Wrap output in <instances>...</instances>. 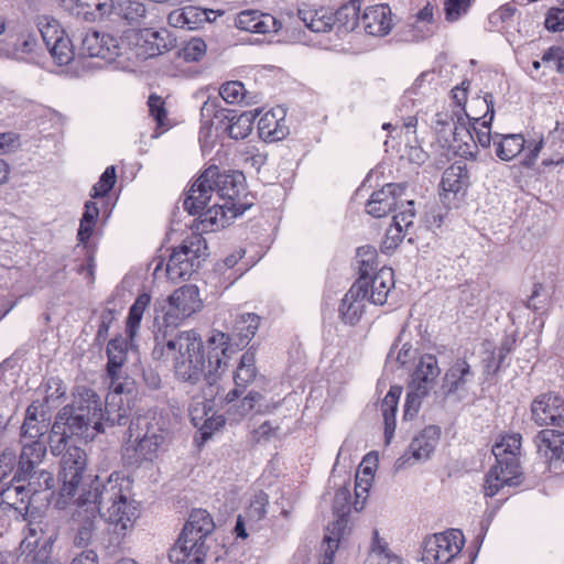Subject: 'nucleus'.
Segmentation results:
<instances>
[{"instance_id":"1","label":"nucleus","mask_w":564,"mask_h":564,"mask_svg":"<svg viewBox=\"0 0 564 564\" xmlns=\"http://www.w3.org/2000/svg\"><path fill=\"white\" fill-rule=\"evenodd\" d=\"M259 325V315L241 314L235 321L232 335L213 330L205 344L198 333L193 329L185 330L175 338L159 334L154 356L163 357L165 348L169 352L178 349L180 357L175 364L176 378L192 384L205 379L208 384H214L227 368L232 355L246 347L254 337Z\"/></svg>"},{"instance_id":"2","label":"nucleus","mask_w":564,"mask_h":564,"mask_svg":"<svg viewBox=\"0 0 564 564\" xmlns=\"http://www.w3.org/2000/svg\"><path fill=\"white\" fill-rule=\"evenodd\" d=\"M243 192L245 176L241 172H221L212 165L187 191L183 206L188 214L198 215V229L216 231L250 207V204L240 202Z\"/></svg>"},{"instance_id":"3","label":"nucleus","mask_w":564,"mask_h":564,"mask_svg":"<svg viewBox=\"0 0 564 564\" xmlns=\"http://www.w3.org/2000/svg\"><path fill=\"white\" fill-rule=\"evenodd\" d=\"M131 480L119 471L105 479L95 476L83 485L77 497V509L73 514L77 529H96L99 522L116 529H128L139 516L134 501H130Z\"/></svg>"},{"instance_id":"4","label":"nucleus","mask_w":564,"mask_h":564,"mask_svg":"<svg viewBox=\"0 0 564 564\" xmlns=\"http://www.w3.org/2000/svg\"><path fill=\"white\" fill-rule=\"evenodd\" d=\"M102 400L93 389L84 388L70 404L63 406L55 416L50 434V448L53 455H61L72 437L93 441L105 433Z\"/></svg>"},{"instance_id":"5","label":"nucleus","mask_w":564,"mask_h":564,"mask_svg":"<svg viewBox=\"0 0 564 564\" xmlns=\"http://www.w3.org/2000/svg\"><path fill=\"white\" fill-rule=\"evenodd\" d=\"M521 440L519 433L506 435L492 447L496 465L486 476L484 485L486 496L494 497L505 488L517 487L522 482V471L518 458Z\"/></svg>"},{"instance_id":"6","label":"nucleus","mask_w":564,"mask_h":564,"mask_svg":"<svg viewBox=\"0 0 564 564\" xmlns=\"http://www.w3.org/2000/svg\"><path fill=\"white\" fill-rule=\"evenodd\" d=\"M129 442H132L134 452L131 464L141 465L153 463L163 451L166 433L160 424L149 416L138 415L128 426Z\"/></svg>"},{"instance_id":"7","label":"nucleus","mask_w":564,"mask_h":564,"mask_svg":"<svg viewBox=\"0 0 564 564\" xmlns=\"http://www.w3.org/2000/svg\"><path fill=\"white\" fill-rule=\"evenodd\" d=\"M440 373L441 369L435 356L426 354L420 358L408 384L404 419H413L417 414L423 398L433 389Z\"/></svg>"},{"instance_id":"8","label":"nucleus","mask_w":564,"mask_h":564,"mask_svg":"<svg viewBox=\"0 0 564 564\" xmlns=\"http://www.w3.org/2000/svg\"><path fill=\"white\" fill-rule=\"evenodd\" d=\"M207 256V243L200 235L187 237L169 258L167 278L172 281L189 279Z\"/></svg>"},{"instance_id":"9","label":"nucleus","mask_w":564,"mask_h":564,"mask_svg":"<svg viewBox=\"0 0 564 564\" xmlns=\"http://www.w3.org/2000/svg\"><path fill=\"white\" fill-rule=\"evenodd\" d=\"M202 306L199 292L196 285H184L175 290L167 300L156 301L154 304V322L163 318L165 327L177 326L180 321L191 316Z\"/></svg>"},{"instance_id":"10","label":"nucleus","mask_w":564,"mask_h":564,"mask_svg":"<svg viewBox=\"0 0 564 564\" xmlns=\"http://www.w3.org/2000/svg\"><path fill=\"white\" fill-rule=\"evenodd\" d=\"M13 480L18 484L13 492L15 501L10 503L24 505L23 509L26 512L31 506L36 505L37 508L48 505L54 495L55 480L53 474L46 469L31 471L20 478L13 477Z\"/></svg>"},{"instance_id":"11","label":"nucleus","mask_w":564,"mask_h":564,"mask_svg":"<svg viewBox=\"0 0 564 564\" xmlns=\"http://www.w3.org/2000/svg\"><path fill=\"white\" fill-rule=\"evenodd\" d=\"M59 479L62 487L59 496L63 501L58 500L56 503L61 506L66 503L67 499L75 497L80 489L84 479L87 477V455L85 451L78 446H68L61 459Z\"/></svg>"},{"instance_id":"12","label":"nucleus","mask_w":564,"mask_h":564,"mask_svg":"<svg viewBox=\"0 0 564 564\" xmlns=\"http://www.w3.org/2000/svg\"><path fill=\"white\" fill-rule=\"evenodd\" d=\"M463 531H436L424 539L421 561L424 564H446L463 549Z\"/></svg>"},{"instance_id":"13","label":"nucleus","mask_w":564,"mask_h":564,"mask_svg":"<svg viewBox=\"0 0 564 564\" xmlns=\"http://www.w3.org/2000/svg\"><path fill=\"white\" fill-rule=\"evenodd\" d=\"M127 41L135 56L148 59L172 50L176 37L165 28L159 30L147 28L132 30L127 35Z\"/></svg>"},{"instance_id":"14","label":"nucleus","mask_w":564,"mask_h":564,"mask_svg":"<svg viewBox=\"0 0 564 564\" xmlns=\"http://www.w3.org/2000/svg\"><path fill=\"white\" fill-rule=\"evenodd\" d=\"M479 102L484 104L487 109L482 118H469L466 111L462 109L468 119V128H465L466 135L473 141V144L465 142L463 147H459V151L464 158L471 160L476 159L477 143L487 149L490 147L491 140L494 141V137L490 133V126L495 115L492 94L487 93Z\"/></svg>"},{"instance_id":"15","label":"nucleus","mask_w":564,"mask_h":564,"mask_svg":"<svg viewBox=\"0 0 564 564\" xmlns=\"http://www.w3.org/2000/svg\"><path fill=\"white\" fill-rule=\"evenodd\" d=\"M213 531H181V534L170 549V562L180 564L188 560V564H203L209 545L207 539Z\"/></svg>"},{"instance_id":"16","label":"nucleus","mask_w":564,"mask_h":564,"mask_svg":"<svg viewBox=\"0 0 564 564\" xmlns=\"http://www.w3.org/2000/svg\"><path fill=\"white\" fill-rule=\"evenodd\" d=\"M365 253L369 254V258L360 261V275L358 279H365L367 282L366 300L375 305H383L387 302L388 294L394 288L393 270L391 268L383 267L370 276V272L372 271L370 262L375 258V250L367 247V251Z\"/></svg>"},{"instance_id":"17","label":"nucleus","mask_w":564,"mask_h":564,"mask_svg":"<svg viewBox=\"0 0 564 564\" xmlns=\"http://www.w3.org/2000/svg\"><path fill=\"white\" fill-rule=\"evenodd\" d=\"M128 343L122 337L109 340L107 345V376L110 380V390L116 392H135V383L129 377L122 376V366L127 361Z\"/></svg>"},{"instance_id":"18","label":"nucleus","mask_w":564,"mask_h":564,"mask_svg":"<svg viewBox=\"0 0 564 564\" xmlns=\"http://www.w3.org/2000/svg\"><path fill=\"white\" fill-rule=\"evenodd\" d=\"M440 435L441 429L438 426H426L411 441L408 451L397 459L395 469L399 470L429 459L438 443Z\"/></svg>"},{"instance_id":"19","label":"nucleus","mask_w":564,"mask_h":564,"mask_svg":"<svg viewBox=\"0 0 564 564\" xmlns=\"http://www.w3.org/2000/svg\"><path fill=\"white\" fill-rule=\"evenodd\" d=\"M137 391L134 393L116 392L110 390L105 404L102 403V416L101 422L104 429L113 426L130 425L132 417L131 402L134 400Z\"/></svg>"},{"instance_id":"20","label":"nucleus","mask_w":564,"mask_h":564,"mask_svg":"<svg viewBox=\"0 0 564 564\" xmlns=\"http://www.w3.org/2000/svg\"><path fill=\"white\" fill-rule=\"evenodd\" d=\"M531 415L540 426L564 427V399L551 393L541 394L532 401Z\"/></svg>"},{"instance_id":"21","label":"nucleus","mask_w":564,"mask_h":564,"mask_svg":"<svg viewBox=\"0 0 564 564\" xmlns=\"http://www.w3.org/2000/svg\"><path fill=\"white\" fill-rule=\"evenodd\" d=\"M405 191L402 184L389 183L375 191L366 203V212L375 218H381L399 206L401 196Z\"/></svg>"},{"instance_id":"22","label":"nucleus","mask_w":564,"mask_h":564,"mask_svg":"<svg viewBox=\"0 0 564 564\" xmlns=\"http://www.w3.org/2000/svg\"><path fill=\"white\" fill-rule=\"evenodd\" d=\"M82 52L87 56L99 57L110 63L121 54V47L117 37L90 31L82 39Z\"/></svg>"},{"instance_id":"23","label":"nucleus","mask_w":564,"mask_h":564,"mask_svg":"<svg viewBox=\"0 0 564 564\" xmlns=\"http://www.w3.org/2000/svg\"><path fill=\"white\" fill-rule=\"evenodd\" d=\"M475 377L470 365L464 359H457L443 377L442 391L445 397L457 395L462 399L468 390V384Z\"/></svg>"},{"instance_id":"24","label":"nucleus","mask_w":564,"mask_h":564,"mask_svg":"<svg viewBox=\"0 0 564 564\" xmlns=\"http://www.w3.org/2000/svg\"><path fill=\"white\" fill-rule=\"evenodd\" d=\"M367 282L357 279L345 294L339 305V315L344 323L355 325L361 317L367 297Z\"/></svg>"},{"instance_id":"25","label":"nucleus","mask_w":564,"mask_h":564,"mask_svg":"<svg viewBox=\"0 0 564 564\" xmlns=\"http://www.w3.org/2000/svg\"><path fill=\"white\" fill-rule=\"evenodd\" d=\"M236 26L247 32L267 34L279 32L282 29V22L269 13L245 10L237 15Z\"/></svg>"},{"instance_id":"26","label":"nucleus","mask_w":564,"mask_h":564,"mask_svg":"<svg viewBox=\"0 0 564 564\" xmlns=\"http://www.w3.org/2000/svg\"><path fill=\"white\" fill-rule=\"evenodd\" d=\"M210 14H215V11L202 9L195 6H186L184 8L173 10L167 15V22L172 28L192 31L202 28L207 22H210Z\"/></svg>"},{"instance_id":"27","label":"nucleus","mask_w":564,"mask_h":564,"mask_svg":"<svg viewBox=\"0 0 564 564\" xmlns=\"http://www.w3.org/2000/svg\"><path fill=\"white\" fill-rule=\"evenodd\" d=\"M46 455V445L42 440L23 442L18 460V466L13 477L20 478L28 473L41 470L40 465Z\"/></svg>"},{"instance_id":"28","label":"nucleus","mask_w":564,"mask_h":564,"mask_svg":"<svg viewBox=\"0 0 564 564\" xmlns=\"http://www.w3.org/2000/svg\"><path fill=\"white\" fill-rule=\"evenodd\" d=\"M258 132L260 138L267 142L284 139L289 134L284 109L279 107L265 112L259 119Z\"/></svg>"},{"instance_id":"29","label":"nucleus","mask_w":564,"mask_h":564,"mask_svg":"<svg viewBox=\"0 0 564 564\" xmlns=\"http://www.w3.org/2000/svg\"><path fill=\"white\" fill-rule=\"evenodd\" d=\"M536 452L546 462L564 460V432L542 430L533 438Z\"/></svg>"},{"instance_id":"30","label":"nucleus","mask_w":564,"mask_h":564,"mask_svg":"<svg viewBox=\"0 0 564 564\" xmlns=\"http://www.w3.org/2000/svg\"><path fill=\"white\" fill-rule=\"evenodd\" d=\"M360 21L366 33L373 36H383L392 28L391 10L387 4L368 7L364 11Z\"/></svg>"},{"instance_id":"31","label":"nucleus","mask_w":564,"mask_h":564,"mask_svg":"<svg viewBox=\"0 0 564 564\" xmlns=\"http://www.w3.org/2000/svg\"><path fill=\"white\" fill-rule=\"evenodd\" d=\"M29 532V536H26L22 543H26V547L33 546L28 554V557L32 556V564L51 563L50 560L57 540V534L53 531L50 535L37 536V531Z\"/></svg>"},{"instance_id":"32","label":"nucleus","mask_w":564,"mask_h":564,"mask_svg":"<svg viewBox=\"0 0 564 564\" xmlns=\"http://www.w3.org/2000/svg\"><path fill=\"white\" fill-rule=\"evenodd\" d=\"M18 460L13 449L6 448L0 454V499L6 502L13 499L14 487L18 485L13 477L7 481L11 473L17 469Z\"/></svg>"},{"instance_id":"33","label":"nucleus","mask_w":564,"mask_h":564,"mask_svg":"<svg viewBox=\"0 0 564 564\" xmlns=\"http://www.w3.org/2000/svg\"><path fill=\"white\" fill-rule=\"evenodd\" d=\"M494 147L496 155L501 161H511L519 155L525 147V140L522 134H499L494 135Z\"/></svg>"},{"instance_id":"34","label":"nucleus","mask_w":564,"mask_h":564,"mask_svg":"<svg viewBox=\"0 0 564 564\" xmlns=\"http://www.w3.org/2000/svg\"><path fill=\"white\" fill-rule=\"evenodd\" d=\"M401 393L402 388L399 386H393L390 388L389 392L386 394L381 402V411L384 421V437L388 444L391 442L394 434L395 413Z\"/></svg>"},{"instance_id":"35","label":"nucleus","mask_w":564,"mask_h":564,"mask_svg":"<svg viewBox=\"0 0 564 564\" xmlns=\"http://www.w3.org/2000/svg\"><path fill=\"white\" fill-rule=\"evenodd\" d=\"M359 12H360V1L359 0H350L343 6H340L333 18V25L337 28L338 31L343 32H351L359 24Z\"/></svg>"},{"instance_id":"36","label":"nucleus","mask_w":564,"mask_h":564,"mask_svg":"<svg viewBox=\"0 0 564 564\" xmlns=\"http://www.w3.org/2000/svg\"><path fill=\"white\" fill-rule=\"evenodd\" d=\"M368 562L369 564H405L401 556L390 550L389 543L379 535V531H373Z\"/></svg>"},{"instance_id":"37","label":"nucleus","mask_w":564,"mask_h":564,"mask_svg":"<svg viewBox=\"0 0 564 564\" xmlns=\"http://www.w3.org/2000/svg\"><path fill=\"white\" fill-rule=\"evenodd\" d=\"M257 116V110L245 111L238 116L234 115L232 110H228V115H226L225 118L229 120V126L227 128L229 137L235 140L248 137L252 131L253 121Z\"/></svg>"},{"instance_id":"38","label":"nucleus","mask_w":564,"mask_h":564,"mask_svg":"<svg viewBox=\"0 0 564 564\" xmlns=\"http://www.w3.org/2000/svg\"><path fill=\"white\" fill-rule=\"evenodd\" d=\"M151 303V296L148 293L140 294L129 308L126 333L130 340L134 338L138 333L140 323L142 321L145 310Z\"/></svg>"},{"instance_id":"39","label":"nucleus","mask_w":564,"mask_h":564,"mask_svg":"<svg viewBox=\"0 0 564 564\" xmlns=\"http://www.w3.org/2000/svg\"><path fill=\"white\" fill-rule=\"evenodd\" d=\"M256 376V352L251 347L241 356L240 362L234 376V381L237 387L245 389L254 380Z\"/></svg>"},{"instance_id":"40","label":"nucleus","mask_w":564,"mask_h":564,"mask_svg":"<svg viewBox=\"0 0 564 564\" xmlns=\"http://www.w3.org/2000/svg\"><path fill=\"white\" fill-rule=\"evenodd\" d=\"M116 17L134 23L145 17L147 9L140 0H117Z\"/></svg>"},{"instance_id":"41","label":"nucleus","mask_w":564,"mask_h":564,"mask_svg":"<svg viewBox=\"0 0 564 564\" xmlns=\"http://www.w3.org/2000/svg\"><path fill=\"white\" fill-rule=\"evenodd\" d=\"M467 178V171L465 166L452 165L445 170L442 177V187L446 192L458 193Z\"/></svg>"},{"instance_id":"42","label":"nucleus","mask_w":564,"mask_h":564,"mask_svg":"<svg viewBox=\"0 0 564 564\" xmlns=\"http://www.w3.org/2000/svg\"><path fill=\"white\" fill-rule=\"evenodd\" d=\"M51 56L58 65H67L74 58V51L70 39L65 34L59 39H55L52 45L47 47Z\"/></svg>"},{"instance_id":"43","label":"nucleus","mask_w":564,"mask_h":564,"mask_svg":"<svg viewBox=\"0 0 564 564\" xmlns=\"http://www.w3.org/2000/svg\"><path fill=\"white\" fill-rule=\"evenodd\" d=\"M147 104L150 116L156 122V128L161 129L162 132L166 131L171 126L167 122V110L164 99L156 94H151Z\"/></svg>"},{"instance_id":"44","label":"nucleus","mask_w":564,"mask_h":564,"mask_svg":"<svg viewBox=\"0 0 564 564\" xmlns=\"http://www.w3.org/2000/svg\"><path fill=\"white\" fill-rule=\"evenodd\" d=\"M37 29L46 48L52 45L55 39L57 40L66 34L58 21L48 17L40 18Z\"/></svg>"},{"instance_id":"45","label":"nucleus","mask_w":564,"mask_h":564,"mask_svg":"<svg viewBox=\"0 0 564 564\" xmlns=\"http://www.w3.org/2000/svg\"><path fill=\"white\" fill-rule=\"evenodd\" d=\"M350 490L346 487L339 488L334 498V513L337 516L338 525L346 524L347 520L346 517L350 513L351 506H350Z\"/></svg>"},{"instance_id":"46","label":"nucleus","mask_w":564,"mask_h":564,"mask_svg":"<svg viewBox=\"0 0 564 564\" xmlns=\"http://www.w3.org/2000/svg\"><path fill=\"white\" fill-rule=\"evenodd\" d=\"M117 181L116 167L110 165L106 167L99 181L91 188V197H105L115 186Z\"/></svg>"},{"instance_id":"47","label":"nucleus","mask_w":564,"mask_h":564,"mask_svg":"<svg viewBox=\"0 0 564 564\" xmlns=\"http://www.w3.org/2000/svg\"><path fill=\"white\" fill-rule=\"evenodd\" d=\"M325 534L321 544L322 561L319 564H333L335 554L339 547L340 533L343 531H329Z\"/></svg>"},{"instance_id":"48","label":"nucleus","mask_w":564,"mask_h":564,"mask_svg":"<svg viewBox=\"0 0 564 564\" xmlns=\"http://www.w3.org/2000/svg\"><path fill=\"white\" fill-rule=\"evenodd\" d=\"M215 522L205 509H193L182 529H215Z\"/></svg>"},{"instance_id":"49","label":"nucleus","mask_w":564,"mask_h":564,"mask_svg":"<svg viewBox=\"0 0 564 564\" xmlns=\"http://www.w3.org/2000/svg\"><path fill=\"white\" fill-rule=\"evenodd\" d=\"M245 85L241 82L232 80L221 85L219 95L227 104H237L245 99Z\"/></svg>"},{"instance_id":"50","label":"nucleus","mask_w":564,"mask_h":564,"mask_svg":"<svg viewBox=\"0 0 564 564\" xmlns=\"http://www.w3.org/2000/svg\"><path fill=\"white\" fill-rule=\"evenodd\" d=\"M269 503L268 495L260 491L253 496L246 510V518L249 521H259L265 516V507Z\"/></svg>"},{"instance_id":"51","label":"nucleus","mask_w":564,"mask_h":564,"mask_svg":"<svg viewBox=\"0 0 564 564\" xmlns=\"http://www.w3.org/2000/svg\"><path fill=\"white\" fill-rule=\"evenodd\" d=\"M545 143L552 151L550 159H544L542 164L544 166L558 165L564 163V135L561 138L553 139L552 131L549 133Z\"/></svg>"},{"instance_id":"52","label":"nucleus","mask_w":564,"mask_h":564,"mask_svg":"<svg viewBox=\"0 0 564 564\" xmlns=\"http://www.w3.org/2000/svg\"><path fill=\"white\" fill-rule=\"evenodd\" d=\"M62 8L72 15L91 17L94 0H59Z\"/></svg>"},{"instance_id":"53","label":"nucleus","mask_w":564,"mask_h":564,"mask_svg":"<svg viewBox=\"0 0 564 564\" xmlns=\"http://www.w3.org/2000/svg\"><path fill=\"white\" fill-rule=\"evenodd\" d=\"M471 0H445V18L448 22H455L467 13Z\"/></svg>"},{"instance_id":"54","label":"nucleus","mask_w":564,"mask_h":564,"mask_svg":"<svg viewBox=\"0 0 564 564\" xmlns=\"http://www.w3.org/2000/svg\"><path fill=\"white\" fill-rule=\"evenodd\" d=\"M403 209L393 216V223L403 229L404 232L409 231V228L413 226L414 200H406L402 204Z\"/></svg>"},{"instance_id":"55","label":"nucleus","mask_w":564,"mask_h":564,"mask_svg":"<svg viewBox=\"0 0 564 564\" xmlns=\"http://www.w3.org/2000/svg\"><path fill=\"white\" fill-rule=\"evenodd\" d=\"M452 124H455L452 116L448 113H443V112L436 113L432 121V126H433L434 130L436 131V133L443 134V137L447 140V138L445 137V132H446V129L448 128L449 131L453 133L454 141H457L458 135H459V132H458L459 128L457 126H455L454 130L452 131V129H451Z\"/></svg>"},{"instance_id":"56","label":"nucleus","mask_w":564,"mask_h":564,"mask_svg":"<svg viewBox=\"0 0 564 564\" xmlns=\"http://www.w3.org/2000/svg\"><path fill=\"white\" fill-rule=\"evenodd\" d=\"M45 431L46 425L44 424V419L33 422L24 421L21 426V437L23 442H25L26 438H30V441L41 440Z\"/></svg>"},{"instance_id":"57","label":"nucleus","mask_w":564,"mask_h":564,"mask_svg":"<svg viewBox=\"0 0 564 564\" xmlns=\"http://www.w3.org/2000/svg\"><path fill=\"white\" fill-rule=\"evenodd\" d=\"M405 234L401 227H398L394 223L386 231V238L382 242V249L386 252L394 250L398 245L403 240Z\"/></svg>"},{"instance_id":"58","label":"nucleus","mask_w":564,"mask_h":564,"mask_svg":"<svg viewBox=\"0 0 564 564\" xmlns=\"http://www.w3.org/2000/svg\"><path fill=\"white\" fill-rule=\"evenodd\" d=\"M37 47V37L33 33L21 34L14 43V53L18 55L33 53Z\"/></svg>"},{"instance_id":"59","label":"nucleus","mask_w":564,"mask_h":564,"mask_svg":"<svg viewBox=\"0 0 564 564\" xmlns=\"http://www.w3.org/2000/svg\"><path fill=\"white\" fill-rule=\"evenodd\" d=\"M206 53V43L202 39H192L184 47L186 61H199Z\"/></svg>"},{"instance_id":"60","label":"nucleus","mask_w":564,"mask_h":564,"mask_svg":"<svg viewBox=\"0 0 564 564\" xmlns=\"http://www.w3.org/2000/svg\"><path fill=\"white\" fill-rule=\"evenodd\" d=\"M545 28L552 32L564 30V9L551 8L545 18Z\"/></svg>"},{"instance_id":"61","label":"nucleus","mask_w":564,"mask_h":564,"mask_svg":"<svg viewBox=\"0 0 564 564\" xmlns=\"http://www.w3.org/2000/svg\"><path fill=\"white\" fill-rule=\"evenodd\" d=\"M369 479L359 478L356 477V485H355V496L356 499L354 501L352 508L356 512H359L364 509L365 501L367 498V494L369 490Z\"/></svg>"},{"instance_id":"62","label":"nucleus","mask_w":564,"mask_h":564,"mask_svg":"<svg viewBox=\"0 0 564 564\" xmlns=\"http://www.w3.org/2000/svg\"><path fill=\"white\" fill-rule=\"evenodd\" d=\"M117 0H94L91 19L116 15Z\"/></svg>"},{"instance_id":"63","label":"nucleus","mask_w":564,"mask_h":564,"mask_svg":"<svg viewBox=\"0 0 564 564\" xmlns=\"http://www.w3.org/2000/svg\"><path fill=\"white\" fill-rule=\"evenodd\" d=\"M45 402L50 404L65 395L66 389L59 379L51 378L46 383Z\"/></svg>"},{"instance_id":"64","label":"nucleus","mask_w":564,"mask_h":564,"mask_svg":"<svg viewBox=\"0 0 564 564\" xmlns=\"http://www.w3.org/2000/svg\"><path fill=\"white\" fill-rule=\"evenodd\" d=\"M262 400V394L257 391H250L240 402L237 413L241 416L247 415L256 409L257 404Z\"/></svg>"}]
</instances>
